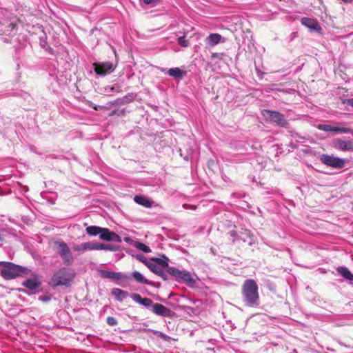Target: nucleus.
I'll list each match as a JSON object with an SVG mask.
<instances>
[{
    "label": "nucleus",
    "instance_id": "f257e3e1",
    "mask_svg": "<svg viewBox=\"0 0 353 353\" xmlns=\"http://www.w3.org/2000/svg\"><path fill=\"white\" fill-rule=\"evenodd\" d=\"M259 287L254 279H247L242 285V294L244 301L250 307H256L259 305Z\"/></svg>",
    "mask_w": 353,
    "mask_h": 353
},
{
    "label": "nucleus",
    "instance_id": "f03ea898",
    "mask_svg": "<svg viewBox=\"0 0 353 353\" xmlns=\"http://www.w3.org/2000/svg\"><path fill=\"white\" fill-rule=\"evenodd\" d=\"M0 266L3 268L1 270V276L6 280L14 279L21 276L28 275L31 272L27 268L15 265L11 262L0 261Z\"/></svg>",
    "mask_w": 353,
    "mask_h": 353
},
{
    "label": "nucleus",
    "instance_id": "7ed1b4c3",
    "mask_svg": "<svg viewBox=\"0 0 353 353\" xmlns=\"http://www.w3.org/2000/svg\"><path fill=\"white\" fill-rule=\"evenodd\" d=\"M74 275L72 270L61 268L53 274L49 284L52 287L66 285L73 280Z\"/></svg>",
    "mask_w": 353,
    "mask_h": 353
},
{
    "label": "nucleus",
    "instance_id": "20e7f679",
    "mask_svg": "<svg viewBox=\"0 0 353 353\" xmlns=\"http://www.w3.org/2000/svg\"><path fill=\"white\" fill-rule=\"evenodd\" d=\"M262 114L265 117L266 121L274 123L278 126L285 127L288 124L284 115L279 112L264 110L262 112Z\"/></svg>",
    "mask_w": 353,
    "mask_h": 353
},
{
    "label": "nucleus",
    "instance_id": "39448f33",
    "mask_svg": "<svg viewBox=\"0 0 353 353\" xmlns=\"http://www.w3.org/2000/svg\"><path fill=\"white\" fill-rule=\"evenodd\" d=\"M93 67H94V72L97 74L101 75V76H105L108 74H110L115 69V65H114L110 61L94 63Z\"/></svg>",
    "mask_w": 353,
    "mask_h": 353
},
{
    "label": "nucleus",
    "instance_id": "423d86ee",
    "mask_svg": "<svg viewBox=\"0 0 353 353\" xmlns=\"http://www.w3.org/2000/svg\"><path fill=\"white\" fill-rule=\"evenodd\" d=\"M320 160L323 164L334 168H342L345 165L343 159L328 154H322Z\"/></svg>",
    "mask_w": 353,
    "mask_h": 353
},
{
    "label": "nucleus",
    "instance_id": "0eeeda50",
    "mask_svg": "<svg viewBox=\"0 0 353 353\" xmlns=\"http://www.w3.org/2000/svg\"><path fill=\"white\" fill-rule=\"evenodd\" d=\"M58 245V252L63 260L64 263L70 265L73 261L71 251L64 242H56Z\"/></svg>",
    "mask_w": 353,
    "mask_h": 353
},
{
    "label": "nucleus",
    "instance_id": "6e6552de",
    "mask_svg": "<svg viewBox=\"0 0 353 353\" xmlns=\"http://www.w3.org/2000/svg\"><path fill=\"white\" fill-rule=\"evenodd\" d=\"M99 237L101 240L106 241H114L117 243H121L122 241L121 237L119 234L105 228H101Z\"/></svg>",
    "mask_w": 353,
    "mask_h": 353
},
{
    "label": "nucleus",
    "instance_id": "1a4fd4ad",
    "mask_svg": "<svg viewBox=\"0 0 353 353\" xmlns=\"http://www.w3.org/2000/svg\"><path fill=\"white\" fill-rule=\"evenodd\" d=\"M301 23L303 26L307 27L311 31L321 32L322 30V28L316 19L309 17H303L301 19Z\"/></svg>",
    "mask_w": 353,
    "mask_h": 353
},
{
    "label": "nucleus",
    "instance_id": "9d476101",
    "mask_svg": "<svg viewBox=\"0 0 353 353\" xmlns=\"http://www.w3.org/2000/svg\"><path fill=\"white\" fill-rule=\"evenodd\" d=\"M334 146L340 150L353 152V140L336 139L334 141Z\"/></svg>",
    "mask_w": 353,
    "mask_h": 353
},
{
    "label": "nucleus",
    "instance_id": "9b49d317",
    "mask_svg": "<svg viewBox=\"0 0 353 353\" xmlns=\"http://www.w3.org/2000/svg\"><path fill=\"white\" fill-rule=\"evenodd\" d=\"M317 128L325 132H343V133H352L353 130L348 128L335 127L327 124H319Z\"/></svg>",
    "mask_w": 353,
    "mask_h": 353
},
{
    "label": "nucleus",
    "instance_id": "f8f14e48",
    "mask_svg": "<svg viewBox=\"0 0 353 353\" xmlns=\"http://www.w3.org/2000/svg\"><path fill=\"white\" fill-rule=\"evenodd\" d=\"M167 271L170 275L176 278L183 279L185 281H188L190 278V274L188 272L185 271H180L174 267L168 266Z\"/></svg>",
    "mask_w": 353,
    "mask_h": 353
},
{
    "label": "nucleus",
    "instance_id": "ddd939ff",
    "mask_svg": "<svg viewBox=\"0 0 353 353\" xmlns=\"http://www.w3.org/2000/svg\"><path fill=\"white\" fill-rule=\"evenodd\" d=\"M32 276V278L26 279L22 283L24 287L32 290L38 288L41 284L38 276L35 274Z\"/></svg>",
    "mask_w": 353,
    "mask_h": 353
},
{
    "label": "nucleus",
    "instance_id": "4468645a",
    "mask_svg": "<svg viewBox=\"0 0 353 353\" xmlns=\"http://www.w3.org/2000/svg\"><path fill=\"white\" fill-rule=\"evenodd\" d=\"M152 310L153 312L158 315H161L163 316H168L171 312L170 310L162 304L160 303H154L152 305Z\"/></svg>",
    "mask_w": 353,
    "mask_h": 353
},
{
    "label": "nucleus",
    "instance_id": "2eb2a0df",
    "mask_svg": "<svg viewBox=\"0 0 353 353\" xmlns=\"http://www.w3.org/2000/svg\"><path fill=\"white\" fill-rule=\"evenodd\" d=\"M98 248V242H87L74 247V250L75 251L97 250Z\"/></svg>",
    "mask_w": 353,
    "mask_h": 353
},
{
    "label": "nucleus",
    "instance_id": "dca6fc26",
    "mask_svg": "<svg viewBox=\"0 0 353 353\" xmlns=\"http://www.w3.org/2000/svg\"><path fill=\"white\" fill-rule=\"evenodd\" d=\"M132 299L137 302L141 303V305L145 306V307H150L152 305L153 302L149 298H142L140 294H132Z\"/></svg>",
    "mask_w": 353,
    "mask_h": 353
},
{
    "label": "nucleus",
    "instance_id": "f3484780",
    "mask_svg": "<svg viewBox=\"0 0 353 353\" xmlns=\"http://www.w3.org/2000/svg\"><path fill=\"white\" fill-rule=\"evenodd\" d=\"M148 268L154 274L159 275L161 277L164 281L168 280V276L166 273L162 270L161 267L156 265L155 263H152V265H148Z\"/></svg>",
    "mask_w": 353,
    "mask_h": 353
},
{
    "label": "nucleus",
    "instance_id": "a211bd4d",
    "mask_svg": "<svg viewBox=\"0 0 353 353\" xmlns=\"http://www.w3.org/2000/svg\"><path fill=\"white\" fill-rule=\"evenodd\" d=\"M337 272L350 281H353V274L345 267H339L336 268Z\"/></svg>",
    "mask_w": 353,
    "mask_h": 353
},
{
    "label": "nucleus",
    "instance_id": "6ab92c4d",
    "mask_svg": "<svg viewBox=\"0 0 353 353\" xmlns=\"http://www.w3.org/2000/svg\"><path fill=\"white\" fill-rule=\"evenodd\" d=\"M112 294L119 301H123L125 299H126L129 296V294L128 292L124 291L121 289H119V288L113 289L112 290Z\"/></svg>",
    "mask_w": 353,
    "mask_h": 353
},
{
    "label": "nucleus",
    "instance_id": "aec40b11",
    "mask_svg": "<svg viewBox=\"0 0 353 353\" xmlns=\"http://www.w3.org/2000/svg\"><path fill=\"white\" fill-rule=\"evenodd\" d=\"M168 74L170 77L181 79L185 74V72H183L179 68H172L168 70Z\"/></svg>",
    "mask_w": 353,
    "mask_h": 353
},
{
    "label": "nucleus",
    "instance_id": "412c9836",
    "mask_svg": "<svg viewBox=\"0 0 353 353\" xmlns=\"http://www.w3.org/2000/svg\"><path fill=\"white\" fill-rule=\"evenodd\" d=\"M134 201L145 208H150L152 206V203L147 199L145 196H140V195H136L134 198Z\"/></svg>",
    "mask_w": 353,
    "mask_h": 353
},
{
    "label": "nucleus",
    "instance_id": "4be33fe9",
    "mask_svg": "<svg viewBox=\"0 0 353 353\" xmlns=\"http://www.w3.org/2000/svg\"><path fill=\"white\" fill-rule=\"evenodd\" d=\"M85 230L87 234L90 236H97L98 234L100 236L101 228L99 226L91 225L87 227Z\"/></svg>",
    "mask_w": 353,
    "mask_h": 353
},
{
    "label": "nucleus",
    "instance_id": "5701e85b",
    "mask_svg": "<svg viewBox=\"0 0 353 353\" xmlns=\"http://www.w3.org/2000/svg\"><path fill=\"white\" fill-rule=\"evenodd\" d=\"M221 39V36L219 34H210L207 40L208 41L209 43L211 45H216L218 44Z\"/></svg>",
    "mask_w": 353,
    "mask_h": 353
},
{
    "label": "nucleus",
    "instance_id": "b1692460",
    "mask_svg": "<svg viewBox=\"0 0 353 353\" xmlns=\"http://www.w3.org/2000/svg\"><path fill=\"white\" fill-rule=\"evenodd\" d=\"M132 276L138 283L145 284L149 283L148 281L140 272L137 271L133 272Z\"/></svg>",
    "mask_w": 353,
    "mask_h": 353
},
{
    "label": "nucleus",
    "instance_id": "393cba45",
    "mask_svg": "<svg viewBox=\"0 0 353 353\" xmlns=\"http://www.w3.org/2000/svg\"><path fill=\"white\" fill-rule=\"evenodd\" d=\"M152 261H154L156 265H159L161 268H168L169 265L166 261H164L159 258H152Z\"/></svg>",
    "mask_w": 353,
    "mask_h": 353
},
{
    "label": "nucleus",
    "instance_id": "a878e982",
    "mask_svg": "<svg viewBox=\"0 0 353 353\" xmlns=\"http://www.w3.org/2000/svg\"><path fill=\"white\" fill-rule=\"evenodd\" d=\"M134 247L136 248L143 251L145 253H149L151 252V250L150 249V248L148 245H146L144 243H141V242H137L134 245Z\"/></svg>",
    "mask_w": 353,
    "mask_h": 353
},
{
    "label": "nucleus",
    "instance_id": "bb28decb",
    "mask_svg": "<svg viewBox=\"0 0 353 353\" xmlns=\"http://www.w3.org/2000/svg\"><path fill=\"white\" fill-rule=\"evenodd\" d=\"M98 245H99V248H97V250H110V251L117 250L116 247L114 245H112L104 244V243L98 242Z\"/></svg>",
    "mask_w": 353,
    "mask_h": 353
},
{
    "label": "nucleus",
    "instance_id": "cd10ccee",
    "mask_svg": "<svg viewBox=\"0 0 353 353\" xmlns=\"http://www.w3.org/2000/svg\"><path fill=\"white\" fill-rule=\"evenodd\" d=\"M114 280H123V281H128L130 279V276L124 274L121 272H115L114 273Z\"/></svg>",
    "mask_w": 353,
    "mask_h": 353
},
{
    "label": "nucleus",
    "instance_id": "c85d7f7f",
    "mask_svg": "<svg viewBox=\"0 0 353 353\" xmlns=\"http://www.w3.org/2000/svg\"><path fill=\"white\" fill-rule=\"evenodd\" d=\"M128 102H129V100H128V97H125L122 99H117L114 102H112V105H124Z\"/></svg>",
    "mask_w": 353,
    "mask_h": 353
},
{
    "label": "nucleus",
    "instance_id": "c756f323",
    "mask_svg": "<svg viewBox=\"0 0 353 353\" xmlns=\"http://www.w3.org/2000/svg\"><path fill=\"white\" fill-rule=\"evenodd\" d=\"M114 272H110V271H107V270H101V276L102 277H103V278L113 279V278H114Z\"/></svg>",
    "mask_w": 353,
    "mask_h": 353
},
{
    "label": "nucleus",
    "instance_id": "7c9ffc66",
    "mask_svg": "<svg viewBox=\"0 0 353 353\" xmlns=\"http://www.w3.org/2000/svg\"><path fill=\"white\" fill-rule=\"evenodd\" d=\"M178 43L183 47H188L189 46L188 40L185 39V37H180L178 38Z\"/></svg>",
    "mask_w": 353,
    "mask_h": 353
},
{
    "label": "nucleus",
    "instance_id": "2f4dec72",
    "mask_svg": "<svg viewBox=\"0 0 353 353\" xmlns=\"http://www.w3.org/2000/svg\"><path fill=\"white\" fill-rule=\"evenodd\" d=\"M136 258L137 259H138L139 261L142 262L143 263H144L148 268V265H152V263L151 262H149L146 258L143 256V255H140V254H138L136 256Z\"/></svg>",
    "mask_w": 353,
    "mask_h": 353
},
{
    "label": "nucleus",
    "instance_id": "473e14b6",
    "mask_svg": "<svg viewBox=\"0 0 353 353\" xmlns=\"http://www.w3.org/2000/svg\"><path fill=\"white\" fill-rule=\"evenodd\" d=\"M107 323L111 326L116 325L117 324V321L114 317L108 316L107 318Z\"/></svg>",
    "mask_w": 353,
    "mask_h": 353
},
{
    "label": "nucleus",
    "instance_id": "72a5a7b5",
    "mask_svg": "<svg viewBox=\"0 0 353 353\" xmlns=\"http://www.w3.org/2000/svg\"><path fill=\"white\" fill-rule=\"evenodd\" d=\"M344 104H347L353 107V98L351 99H346L343 101Z\"/></svg>",
    "mask_w": 353,
    "mask_h": 353
},
{
    "label": "nucleus",
    "instance_id": "f704fd0d",
    "mask_svg": "<svg viewBox=\"0 0 353 353\" xmlns=\"http://www.w3.org/2000/svg\"><path fill=\"white\" fill-rule=\"evenodd\" d=\"M50 299V297L48 295H45L43 296H40L39 300L42 301H48Z\"/></svg>",
    "mask_w": 353,
    "mask_h": 353
},
{
    "label": "nucleus",
    "instance_id": "c9c22d12",
    "mask_svg": "<svg viewBox=\"0 0 353 353\" xmlns=\"http://www.w3.org/2000/svg\"><path fill=\"white\" fill-rule=\"evenodd\" d=\"M145 4L156 3H158L159 0H143Z\"/></svg>",
    "mask_w": 353,
    "mask_h": 353
},
{
    "label": "nucleus",
    "instance_id": "e433bc0d",
    "mask_svg": "<svg viewBox=\"0 0 353 353\" xmlns=\"http://www.w3.org/2000/svg\"><path fill=\"white\" fill-rule=\"evenodd\" d=\"M117 110H114L113 111H112V112L110 114V116H113L116 114H117Z\"/></svg>",
    "mask_w": 353,
    "mask_h": 353
},
{
    "label": "nucleus",
    "instance_id": "4c0bfd02",
    "mask_svg": "<svg viewBox=\"0 0 353 353\" xmlns=\"http://www.w3.org/2000/svg\"><path fill=\"white\" fill-rule=\"evenodd\" d=\"M125 110L123 109V110H121L119 112V113L118 114V115H121H121H123V114H125Z\"/></svg>",
    "mask_w": 353,
    "mask_h": 353
},
{
    "label": "nucleus",
    "instance_id": "58836bf2",
    "mask_svg": "<svg viewBox=\"0 0 353 353\" xmlns=\"http://www.w3.org/2000/svg\"><path fill=\"white\" fill-rule=\"evenodd\" d=\"M160 336H161V338H163V339H166V338H167V336H166L165 334H160Z\"/></svg>",
    "mask_w": 353,
    "mask_h": 353
},
{
    "label": "nucleus",
    "instance_id": "ea45409f",
    "mask_svg": "<svg viewBox=\"0 0 353 353\" xmlns=\"http://www.w3.org/2000/svg\"><path fill=\"white\" fill-rule=\"evenodd\" d=\"M343 1L345 2V3H348V2H351L352 0H342Z\"/></svg>",
    "mask_w": 353,
    "mask_h": 353
}]
</instances>
